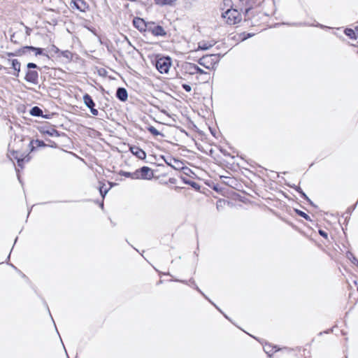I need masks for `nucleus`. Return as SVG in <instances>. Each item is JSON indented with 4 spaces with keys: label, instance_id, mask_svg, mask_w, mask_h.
<instances>
[{
    "label": "nucleus",
    "instance_id": "nucleus-23",
    "mask_svg": "<svg viewBox=\"0 0 358 358\" xmlns=\"http://www.w3.org/2000/svg\"><path fill=\"white\" fill-rule=\"evenodd\" d=\"M36 145L37 147H45L46 146V144L43 141H41V140H35V141H31L29 143V146L31 147V150L32 151L34 148V145Z\"/></svg>",
    "mask_w": 358,
    "mask_h": 358
},
{
    "label": "nucleus",
    "instance_id": "nucleus-25",
    "mask_svg": "<svg viewBox=\"0 0 358 358\" xmlns=\"http://www.w3.org/2000/svg\"><path fill=\"white\" fill-rule=\"evenodd\" d=\"M59 56L66 58L68 62L71 61L73 58V55L69 50H60Z\"/></svg>",
    "mask_w": 358,
    "mask_h": 358
},
{
    "label": "nucleus",
    "instance_id": "nucleus-43",
    "mask_svg": "<svg viewBox=\"0 0 358 358\" xmlns=\"http://www.w3.org/2000/svg\"><path fill=\"white\" fill-rule=\"evenodd\" d=\"M181 180L183 181V182L185 184V181H190L189 180H188L186 177L185 176H181L180 177Z\"/></svg>",
    "mask_w": 358,
    "mask_h": 358
},
{
    "label": "nucleus",
    "instance_id": "nucleus-28",
    "mask_svg": "<svg viewBox=\"0 0 358 358\" xmlns=\"http://www.w3.org/2000/svg\"><path fill=\"white\" fill-rule=\"evenodd\" d=\"M294 210L296 212L297 215L304 218L306 220H311L310 216L303 211L299 210L297 208H294Z\"/></svg>",
    "mask_w": 358,
    "mask_h": 358
},
{
    "label": "nucleus",
    "instance_id": "nucleus-34",
    "mask_svg": "<svg viewBox=\"0 0 358 358\" xmlns=\"http://www.w3.org/2000/svg\"><path fill=\"white\" fill-rule=\"evenodd\" d=\"M131 179H141V173L138 172V169L131 173Z\"/></svg>",
    "mask_w": 358,
    "mask_h": 358
},
{
    "label": "nucleus",
    "instance_id": "nucleus-24",
    "mask_svg": "<svg viewBox=\"0 0 358 358\" xmlns=\"http://www.w3.org/2000/svg\"><path fill=\"white\" fill-rule=\"evenodd\" d=\"M33 46H24L20 49H18V54H20V56L23 55H27L31 51H32Z\"/></svg>",
    "mask_w": 358,
    "mask_h": 358
},
{
    "label": "nucleus",
    "instance_id": "nucleus-54",
    "mask_svg": "<svg viewBox=\"0 0 358 358\" xmlns=\"http://www.w3.org/2000/svg\"><path fill=\"white\" fill-rule=\"evenodd\" d=\"M357 291H358V286H357Z\"/></svg>",
    "mask_w": 358,
    "mask_h": 358
},
{
    "label": "nucleus",
    "instance_id": "nucleus-44",
    "mask_svg": "<svg viewBox=\"0 0 358 358\" xmlns=\"http://www.w3.org/2000/svg\"><path fill=\"white\" fill-rule=\"evenodd\" d=\"M87 29L88 30H90V31H92V33L95 34V29H94V28H90V27H87Z\"/></svg>",
    "mask_w": 358,
    "mask_h": 358
},
{
    "label": "nucleus",
    "instance_id": "nucleus-22",
    "mask_svg": "<svg viewBox=\"0 0 358 358\" xmlns=\"http://www.w3.org/2000/svg\"><path fill=\"white\" fill-rule=\"evenodd\" d=\"M41 132L43 134H46L50 136H59V131L54 128H50V129H46V130L43 129V130H41Z\"/></svg>",
    "mask_w": 358,
    "mask_h": 358
},
{
    "label": "nucleus",
    "instance_id": "nucleus-53",
    "mask_svg": "<svg viewBox=\"0 0 358 358\" xmlns=\"http://www.w3.org/2000/svg\"><path fill=\"white\" fill-rule=\"evenodd\" d=\"M181 282H183V283L187 284V282H186V281H181Z\"/></svg>",
    "mask_w": 358,
    "mask_h": 358
},
{
    "label": "nucleus",
    "instance_id": "nucleus-18",
    "mask_svg": "<svg viewBox=\"0 0 358 358\" xmlns=\"http://www.w3.org/2000/svg\"><path fill=\"white\" fill-rule=\"evenodd\" d=\"M166 164L173 167L175 169H180V165H182V162L180 160L176 159L174 158L171 159L170 162H168L166 159H164Z\"/></svg>",
    "mask_w": 358,
    "mask_h": 358
},
{
    "label": "nucleus",
    "instance_id": "nucleus-8",
    "mask_svg": "<svg viewBox=\"0 0 358 358\" xmlns=\"http://www.w3.org/2000/svg\"><path fill=\"white\" fill-rule=\"evenodd\" d=\"M185 70L188 71V73L191 75L194 74H208L207 72L204 71L196 64L193 63H187L185 65Z\"/></svg>",
    "mask_w": 358,
    "mask_h": 358
},
{
    "label": "nucleus",
    "instance_id": "nucleus-11",
    "mask_svg": "<svg viewBox=\"0 0 358 358\" xmlns=\"http://www.w3.org/2000/svg\"><path fill=\"white\" fill-rule=\"evenodd\" d=\"M12 156L13 158L17 159V165L18 166H20L21 168L23 167V164L24 162H29V157L28 155H26L25 157H23V155L20 154L18 152L13 151L11 152Z\"/></svg>",
    "mask_w": 358,
    "mask_h": 358
},
{
    "label": "nucleus",
    "instance_id": "nucleus-7",
    "mask_svg": "<svg viewBox=\"0 0 358 358\" xmlns=\"http://www.w3.org/2000/svg\"><path fill=\"white\" fill-rule=\"evenodd\" d=\"M149 22H145L141 17H134L133 24L139 31H147Z\"/></svg>",
    "mask_w": 358,
    "mask_h": 358
},
{
    "label": "nucleus",
    "instance_id": "nucleus-5",
    "mask_svg": "<svg viewBox=\"0 0 358 358\" xmlns=\"http://www.w3.org/2000/svg\"><path fill=\"white\" fill-rule=\"evenodd\" d=\"M147 31L151 33L155 36H166V31L160 26L153 22H149Z\"/></svg>",
    "mask_w": 358,
    "mask_h": 358
},
{
    "label": "nucleus",
    "instance_id": "nucleus-1",
    "mask_svg": "<svg viewBox=\"0 0 358 358\" xmlns=\"http://www.w3.org/2000/svg\"><path fill=\"white\" fill-rule=\"evenodd\" d=\"M221 16L225 20L226 23L229 25L238 24L242 20V15L238 8L225 10L222 13Z\"/></svg>",
    "mask_w": 358,
    "mask_h": 358
},
{
    "label": "nucleus",
    "instance_id": "nucleus-29",
    "mask_svg": "<svg viewBox=\"0 0 358 358\" xmlns=\"http://www.w3.org/2000/svg\"><path fill=\"white\" fill-rule=\"evenodd\" d=\"M148 131L152 134L153 136H163L164 135L159 132L155 127L153 126H150L148 127Z\"/></svg>",
    "mask_w": 358,
    "mask_h": 358
},
{
    "label": "nucleus",
    "instance_id": "nucleus-3",
    "mask_svg": "<svg viewBox=\"0 0 358 358\" xmlns=\"http://www.w3.org/2000/svg\"><path fill=\"white\" fill-rule=\"evenodd\" d=\"M28 71L26 73L24 79L27 82L36 85L38 83V71L32 69H38V66L32 62L27 64Z\"/></svg>",
    "mask_w": 358,
    "mask_h": 358
},
{
    "label": "nucleus",
    "instance_id": "nucleus-27",
    "mask_svg": "<svg viewBox=\"0 0 358 358\" xmlns=\"http://www.w3.org/2000/svg\"><path fill=\"white\" fill-rule=\"evenodd\" d=\"M176 0H155V2L156 4L164 6V5H171L173 4Z\"/></svg>",
    "mask_w": 358,
    "mask_h": 358
},
{
    "label": "nucleus",
    "instance_id": "nucleus-10",
    "mask_svg": "<svg viewBox=\"0 0 358 358\" xmlns=\"http://www.w3.org/2000/svg\"><path fill=\"white\" fill-rule=\"evenodd\" d=\"M141 173V178L143 180H150L153 178V173L150 168L148 166H143L138 169Z\"/></svg>",
    "mask_w": 358,
    "mask_h": 358
},
{
    "label": "nucleus",
    "instance_id": "nucleus-49",
    "mask_svg": "<svg viewBox=\"0 0 358 358\" xmlns=\"http://www.w3.org/2000/svg\"><path fill=\"white\" fill-rule=\"evenodd\" d=\"M206 299H208L212 303V305H213V306H215V304H214V303H212L208 298Z\"/></svg>",
    "mask_w": 358,
    "mask_h": 358
},
{
    "label": "nucleus",
    "instance_id": "nucleus-6",
    "mask_svg": "<svg viewBox=\"0 0 358 358\" xmlns=\"http://www.w3.org/2000/svg\"><path fill=\"white\" fill-rule=\"evenodd\" d=\"M252 0H235V4L240 5L241 8H238V10L245 13V17L248 15V12L252 8Z\"/></svg>",
    "mask_w": 358,
    "mask_h": 358
},
{
    "label": "nucleus",
    "instance_id": "nucleus-50",
    "mask_svg": "<svg viewBox=\"0 0 358 358\" xmlns=\"http://www.w3.org/2000/svg\"><path fill=\"white\" fill-rule=\"evenodd\" d=\"M318 26H319L320 27H321V28L324 27V26H323V25H322V24H319Z\"/></svg>",
    "mask_w": 358,
    "mask_h": 358
},
{
    "label": "nucleus",
    "instance_id": "nucleus-17",
    "mask_svg": "<svg viewBox=\"0 0 358 358\" xmlns=\"http://www.w3.org/2000/svg\"><path fill=\"white\" fill-rule=\"evenodd\" d=\"M83 102L85 104V106L90 109L92 107H95V103L92 99L91 96L88 94H85L83 95Z\"/></svg>",
    "mask_w": 358,
    "mask_h": 358
},
{
    "label": "nucleus",
    "instance_id": "nucleus-13",
    "mask_svg": "<svg viewBox=\"0 0 358 358\" xmlns=\"http://www.w3.org/2000/svg\"><path fill=\"white\" fill-rule=\"evenodd\" d=\"M131 153L140 159H143L146 157V153L142 149L137 146L130 147Z\"/></svg>",
    "mask_w": 358,
    "mask_h": 358
},
{
    "label": "nucleus",
    "instance_id": "nucleus-39",
    "mask_svg": "<svg viewBox=\"0 0 358 358\" xmlns=\"http://www.w3.org/2000/svg\"><path fill=\"white\" fill-rule=\"evenodd\" d=\"M319 234L321 236H322L323 238H327L328 237V234L327 232H326L325 231L322 230V229H320L319 230Z\"/></svg>",
    "mask_w": 358,
    "mask_h": 358
},
{
    "label": "nucleus",
    "instance_id": "nucleus-14",
    "mask_svg": "<svg viewBox=\"0 0 358 358\" xmlns=\"http://www.w3.org/2000/svg\"><path fill=\"white\" fill-rule=\"evenodd\" d=\"M73 7L81 12H85L88 8L87 3L84 0H73Z\"/></svg>",
    "mask_w": 358,
    "mask_h": 358
},
{
    "label": "nucleus",
    "instance_id": "nucleus-51",
    "mask_svg": "<svg viewBox=\"0 0 358 358\" xmlns=\"http://www.w3.org/2000/svg\"><path fill=\"white\" fill-rule=\"evenodd\" d=\"M51 147H52V148H53V147H56V144H55V143H54V145H51Z\"/></svg>",
    "mask_w": 358,
    "mask_h": 358
},
{
    "label": "nucleus",
    "instance_id": "nucleus-33",
    "mask_svg": "<svg viewBox=\"0 0 358 358\" xmlns=\"http://www.w3.org/2000/svg\"><path fill=\"white\" fill-rule=\"evenodd\" d=\"M49 52L50 53H55L59 55L60 50L56 45H52L49 48Z\"/></svg>",
    "mask_w": 358,
    "mask_h": 358
},
{
    "label": "nucleus",
    "instance_id": "nucleus-47",
    "mask_svg": "<svg viewBox=\"0 0 358 358\" xmlns=\"http://www.w3.org/2000/svg\"><path fill=\"white\" fill-rule=\"evenodd\" d=\"M6 69V68L3 67V66H1V65L0 64V71H1V69Z\"/></svg>",
    "mask_w": 358,
    "mask_h": 358
},
{
    "label": "nucleus",
    "instance_id": "nucleus-37",
    "mask_svg": "<svg viewBox=\"0 0 358 358\" xmlns=\"http://www.w3.org/2000/svg\"><path fill=\"white\" fill-rule=\"evenodd\" d=\"M185 184L189 185L196 189L199 188V185L194 181H185Z\"/></svg>",
    "mask_w": 358,
    "mask_h": 358
},
{
    "label": "nucleus",
    "instance_id": "nucleus-4",
    "mask_svg": "<svg viewBox=\"0 0 358 358\" xmlns=\"http://www.w3.org/2000/svg\"><path fill=\"white\" fill-rule=\"evenodd\" d=\"M171 62L169 57H161L156 61V68L161 73H168L171 66Z\"/></svg>",
    "mask_w": 358,
    "mask_h": 358
},
{
    "label": "nucleus",
    "instance_id": "nucleus-32",
    "mask_svg": "<svg viewBox=\"0 0 358 358\" xmlns=\"http://www.w3.org/2000/svg\"><path fill=\"white\" fill-rule=\"evenodd\" d=\"M99 192H100L101 196L103 198H104V196H106V194L108 192L109 188H108V189L107 188H104V184H103V185L99 186Z\"/></svg>",
    "mask_w": 358,
    "mask_h": 358
},
{
    "label": "nucleus",
    "instance_id": "nucleus-35",
    "mask_svg": "<svg viewBox=\"0 0 358 358\" xmlns=\"http://www.w3.org/2000/svg\"><path fill=\"white\" fill-rule=\"evenodd\" d=\"M189 282H191L194 286V288L199 292H200L206 299H207V296L201 291V289L198 287V286L195 284V282L194 280L191 279L189 280Z\"/></svg>",
    "mask_w": 358,
    "mask_h": 358
},
{
    "label": "nucleus",
    "instance_id": "nucleus-52",
    "mask_svg": "<svg viewBox=\"0 0 358 358\" xmlns=\"http://www.w3.org/2000/svg\"><path fill=\"white\" fill-rule=\"evenodd\" d=\"M101 208L103 207V203L101 204Z\"/></svg>",
    "mask_w": 358,
    "mask_h": 358
},
{
    "label": "nucleus",
    "instance_id": "nucleus-46",
    "mask_svg": "<svg viewBox=\"0 0 358 358\" xmlns=\"http://www.w3.org/2000/svg\"><path fill=\"white\" fill-rule=\"evenodd\" d=\"M355 31L356 34H358V25L357 27H355Z\"/></svg>",
    "mask_w": 358,
    "mask_h": 358
},
{
    "label": "nucleus",
    "instance_id": "nucleus-20",
    "mask_svg": "<svg viewBox=\"0 0 358 358\" xmlns=\"http://www.w3.org/2000/svg\"><path fill=\"white\" fill-rule=\"evenodd\" d=\"M30 115L35 117H43V110L38 106H34L29 112Z\"/></svg>",
    "mask_w": 358,
    "mask_h": 358
},
{
    "label": "nucleus",
    "instance_id": "nucleus-38",
    "mask_svg": "<svg viewBox=\"0 0 358 358\" xmlns=\"http://www.w3.org/2000/svg\"><path fill=\"white\" fill-rule=\"evenodd\" d=\"M182 87L187 92H189L192 90L191 86L187 84H182Z\"/></svg>",
    "mask_w": 358,
    "mask_h": 358
},
{
    "label": "nucleus",
    "instance_id": "nucleus-45",
    "mask_svg": "<svg viewBox=\"0 0 358 358\" xmlns=\"http://www.w3.org/2000/svg\"><path fill=\"white\" fill-rule=\"evenodd\" d=\"M331 331H332V329H328V330H327V331H324V333H325V334H329V333H330Z\"/></svg>",
    "mask_w": 358,
    "mask_h": 358
},
{
    "label": "nucleus",
    "instance_id": "nucleus-21",
    "mask_svg": "<svg viewBox=\"0 0 358 358\" xmlns=\"http://www.w3.org/2000/svg\"><path fill=\"white\" fill-rule=\"evenodd\" d=\"M344 34L350 39H356L357 38V35L355 29H352L351 28H345L344 30Z\"/></svg>",
    "mask_w": 358,
    "mask_h": 358
},
{
    "label": "nucleus",
    "instance_id": "nucleus-36",
    "mask_svg": "<svg viewBox=\"0 0 358 358\" xmlns=\"http://www.w3.org/2000/svg\"><path fill=\"white\" fill-rule=\"evenodd\" d=\"M120 176H123L126 178H131V172H127V171H120Z\"/></svg>",
    "mask_w": 358,
    "mask_h": 358
},
{
    "label": "nucleus",
    "instance_id": "nucleus-55",
    "mask_svg": "<svg viewBox=\"0 0 358 358\" xmlns=\"http://www.w3.org/2000/svg\"><path fill=\"white\" fill-rule=\"evenodd\" d=\"M345 358H348V357L346 356Z\"/></svg>",
    "mask_w": 358,
    "mask_h": 358
},
{
    "label": "nucleus",
    "instance_id": "nucleus-41",
    "mask_svg": "<svg viewBox=\"0 0 358 358\" xmlns=\"http://www.w3.org/2000/svg\"><path fill=\"white\" fill-rule=\"evenodd\" d=\"M6 54L8 57L20 56V54H18V50L15 52H6Z\"/></svg>",
    "mask_w": 358,
    "mask_h": 358
},
{
    "label": "nucleus",
    "instance_id": "nucleus-15",
    "mask_svg": "<svg viewBox=\"0 0 358 358\" xmlns=\"http://www.w3.org/2000/svg\"><path fill=\"white\" fill-rule=\"evenodd\" d=\"M116 97L121 101H125L128 99V93L125 88L118 87L116 91Z\"/></svg>",
    "mask_w": 358,
    "mask_h": 358
},
{
    "label": "nucleus",
    "instance_id": "nucleus-2",
    "mask_svg": "<svg viewBox=\"0 0 358 358\" xmlns=\"http://www.w3.org/2000/svg\"><path fill=\"white\" fill-rule=\"evenodd\" d=\"M220 59V54H211L201 57L198 63L207 69H211L218 64Z\"/></svg>",
    "mask_w": 358,
    "mask_h": 358
},
{
    "label": "nucleus",
    "instance_id": "nucleus-40",
    "mask_svg": "<svg viewBox=\"0 0 358 358\" xmlns=\"http://www.w3.org/2000/svg\"><path fill=\"white\" fill-rule=\"evenodd\" d=\"M180 169L182 170L183 173L187 176H188L189 173L191 172V170L187 167L180 166Z\"/></svg>",
    "mask_w": 358,
    "mask_h": 358
},
{
    "label": "nucleus",
    "instance_id": "nucleus-16",
    "mask_svg": "<svg viewBox=\"0 0 358 358\" xmlns=\"http://www.w3.org/2000/svg\"><path fill=\"white\" fill-rule=\"evenodd\" d=\"M292 189H294L297 192H299L301 196L306 200L312 206L317 208V206L309 199L300 187L292 184Z\"/></svg>",
    "mask_w": 358,
    "mask_h": 358
},
{
    "label": "nucleus",
    "instance_id": "nucleus-30",
    "mask_svg": "<svg viewBox=\"0 0 358 358\" xmlns=\"http://www.w3.org/2000/svg\"><path fill=\"white\" fill-rule=\"evenodd\" d=\"M212 46H213L212 44H208L205 41H202V42L199 43L198 49L206 50H208Z\"/></svg>",
    "mask_w": 358,
    "mask_h": 358
},
{
    "label": "nucleus",
    "instance_id": "nucleus-42",
    "mask_svg": "<svg viewBox=\"0 0 358 358\" xmlns=\"http://www.w3.org/2000/svg\"><path fill=\"white\" fill-rule=\"evenodd\" d=\"M90 110L93 115H95V116L98 115V114H99L98 110L94 108V107L90 108Z\"/></svg>",
    "mask_w": 358,
    "mask_h": 358
},
{
    "label": "nucleus",
    "instance_id": "nucleus-19",
    "mask_svg": "<svg viewBox=\"0 0 358 358\" xmlns=\"http://www.w3.org/2000/svg\"><path fill=\"white\" fill-rule=\"evenodd\" d=\"M264 352L271 357L273 352H276L279 350V349H276V346H273L270 344H266L264 346Z\"/></svg>",
    "mask_w": 358,
    "mask_h": 358
},
{
    "label": "nucleus",
    "instance_id": "nucleus-48",
    "mask_svg": "<svg viewBox=\"0 0 358 358\" xmlns=\"http://www.w3.org/2000/svg\"><path fill=\"white\" fill-rule=\"evenodd\" d=\"M206 299H208L212 303V305H213V306H215V304H214V303H212L208 298Z\"/></svg>",
    "mask_w": 358,
    "mask_h": 358
},
{
    "label": "nucleus",
    "instance_id": "nucleus-31",
    "mask_svg": "<svg viewBox=\"0 0 358 358\" xmlns=\"http://www.w3.org/2000/svg\"><path fill=\"white\" fill-rule=\"evenodd\" d=\"M32 51L35 52L36 55H42L48 57L47 54L43 53V49L41 48H35L33 46Z\"/></svg>",
    "mask_w": 358,
    "mask_h": 358
},
{
    "label": "nucleus",
    "instance_id": "nucleus-12",
    "mask_svg": "<svg viewBox=\"0 0 358 358\" xmlns=\"http://www.w3.org/2000/svg\"><path fill=\"white\" fill-rule=\"evenodd\" d=\"M8 62L10 64L11 68L13 69L14 72L12 73L14 76L18 77L20 72L21 64L20 62L16 59H8Z\"/></svg>",
    "mask_w": 358,
    "mask_h": 358
},
{
    "label": "nucleus",
    "instance_id": "nucleus-26",
    "mask_svg": "<svg viewBox=\"0 0 358 358\" xmlns=\"http://www.w3.org/2000/svg\"><path fill=\"white\" fill-rule=\"evenodd\" d=\"M346 257L353 264L358 267V259L351 252H348Z\"/></svg>",
    "mask_w": 358,
    "mask_h": 358
},
{
    "label": "nucleus",
    "instance_id": "nucleus-9",
    "mask_svg": "<svg viewBox=\"0 0 358 358\" xmlns=\"http://www.w3.org/2000/svg\"><path fill=\"white\" fill-rule=\"evenodd\" d=\"M234 8H241L240 5L235 4V0H224L220 4V9L222 12Z\"/></svg>",
    "mask_w": 358,
    "mask_h": 358
}]
</instances>
